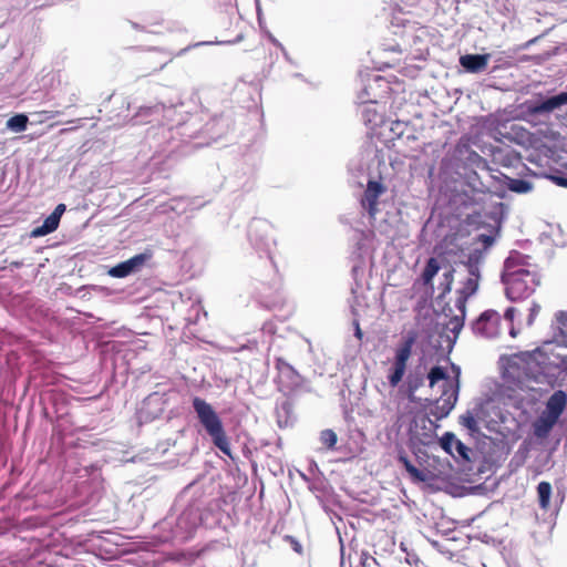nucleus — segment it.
<instances>
[{"instance_id": "obj_1", "label": "nucleus", "mask_w": 567, "mask_h": 567, "mask_svg": "<svg viewBox=\"0 0 567 567\" xmlns=\"http://www.w3.org/2000/svg\"><path fill=\"white\" fill-rule=\"evenodd\" d=\"M456 174L461 184L471 192V195L465 192L468 204H481L483 196L487 194L504 198V189L494 188L491 179L493 174L489 173L487 161L477 153H471L466 161L458 166Z\"/></svg>"}, {"instance_id": "obj_2", "label": "nucleus", "mask_w": 567, "mask_h": 567, "mask_svg": "<svg viewBox=\"0 0 567 567\" xmlns=\"http://www.w3.org/2000/svg\"><path fill=\"white\" fill-rule=\"evenodd\" d=\"M484 260V255L481 249H473L470 251L465 259L460 260L458 265L467 274L463 287L456 290L455 308L461 312V316H452L450 319H465L466 317V301L478 289L481 279V265Z\"/></svg>"}, {"instance_id": "obj_3", "label": "nucleus", "mask_w": 567, "mask_h": 567, "mask_svg": "<svg viewBox=\"0 0 567 567\" xmlns=\"http://www.w3.org/2000/svg\"><path fill=\"white\" fill-rule=\"evenodd\" d=\"M192 404L199 423L212 439L214 445L225 455L231 456L230 444L225 433L223 422L213 406L199 396H195Z\"/></svg>"}, {"instance_id": "obj_4", "label": "nucleus", "mask_w": 567, "mask_h": 567, "mask_svg": "<svg viewBox=\"0 0 567 567\" xmlns=\"http://www.w3.org/2000/svg\"><path fill=\"white\" fill-rule=\"evenodd\" d=\"M567 105V91H559L555 94H537L534 99L526 100L520 110L524 118L528 121L545 120L550 114Z\"/></svg>"}, {"instance_id": "obj_5", "label": "nucleus", "mask_w": 567, "mask_h": 567, "mask_svg": "<svg viewBox=\"0 0 567 567\" xmlns=\"http://www.w3.org/2000/svg\"><path fill=\"white\" fill-rule=\"evenodd\" d=\"M502 282L505 285V292L509 300H516L530 296L537 286L539 277L529 269H519L515 272L502 274Z\"/></svg>"}, {"instance_id": "obj_6", "label": "nucleus", "mask_w": 567, "mask_h": 567, "mask_svg": "<svg viewBox=\"0 0 567 567\" xmlns=\"http://www.w3.org/2000/svg\"><path fill=\"white\" fill-rule=\"evenodd\" d=\"M202 523L199 506L187 505L177 517H166L164 524L172 527V538L177 542L188 540Z\"/></svg>"}, {"instance_id": "obj_7", "label": "nucleus", "mask_w": 567, "mask_h": 567, "mask_svg": "<svg viewBox=\"0 0 567 567\" xmlns=\"http://www.w3.org/2000/svg\"><path fill=\"white\" fill-rule=\"evenodd\" d=\"M272 233L271 224L262 218H254L247 229V237L251 248L260 256L265 254L271 264H274L272 248L276 245Z\"/></svg>"}, {"instance_id": "obj_8", "label": "nucleus", "mask_w": 567, "mask_h": 567, "mask_svg": "<svg viewBox=\"0 0 567 567\" xmlns=\"http://www.w3.org/2000/svg\"><path fill=\"white\" fill-rule=\"evenodd\" d=\"M386 192V187L381 181L374 179L369 175L367 179V187L360 199L362 208L368 213L370 218H375L379 209V197Z\"/></svg>"}, {"instance_id": "obj_9", "label": "nucleus", "mask_w": 567, "mask_h": 567, "mask_svg": "<svg viewBox=\"0 0 567 567\" xmlns=\"http://www.w3.org/2000/svg\"><path fill=\"white\" fill-rule=\"evenodd\" d=\"M151 258L152 254L150 251L134 255L133 257L111 267L107 274L113 278H125L138 272Z\"/></svg>"}, {"instance_id": "obj_10", "label": "nucleus", "mask_w": 567, "mask_h": 567, "mask_svg": "<svg viewBox=\"0 0 567 567\" xmlns=\"http://www.w3.org/2000/svg\"><path fill=\"white\" fill-rule=\"evenodd\" d=\"M491 179L493 181L494 188L504 189V197L507 190L515 194H528L533 190V183L528 179L509 177L498 171L495 175L491 176Z\"/></svg>"}, {"instance_id": "obj_11", "label": "nucleus", "mask_w": 567, "mask_h": 567, "mask_svg": "<svg viewBox=\"0 0 567 567\" xmlns=\"http://www.w3.org/2000/svg\"><path fill=\"white\" fill-rule=\"evenodd\" d=\"M457 374H460V369L456 368ZM458 390H460V383H458V377H456L455 380V388L449 392V394L443 395L441 394L440 398L435 399L432 402V405L430 408V414L433 415L436 420H442L446 417L452 409L454 408L457 396H458Z\"/></svg>"}, {"instance_id": "obj_12", "label": "nucleus", "mask_w": 567, "mask_h": 567, "mask_svg": "<svg viewBox=\"0 0 567 567\" xmlns=\"http://www.w3.org/2000/svg\"><path fill=\"white\" fill-rule=\"evenodd\" d=\"M411 439L421 445H430L434 439V424L425 416L419 417L413 421L410 426Z\"/></svg>"}, {"instance_id": "obj_13", "label": "nucleus", "mask_w": 567, "mask_h": 567, "mask_svg": "<svg viewBox=\"0 0 567 567\" xmlns=\"http://www.w3.org/2000/svg\"><path fill=\"white\" fill-rule=\"evenodd\" d=\"M230 128V118L224 114L213 116L200 131L203 137L210 141H217L228 133Z\"/></svg>"}, {"instance_id": "obj_14", "label": "nucleus", "mask_w": 567, "mask_h": 567, "mask_svg": "<svg viewBox=\"0 0 567 567\" xmlns=\"http://www.w3.org/2000/svg\"><path fill=\"white\" fill-rule=\"evenodd\" d=\"M439 443L444 452L454 458L458 457L462 461H470L471 449L456 439L452 432H445L439 440Z\"/></svg>"}, {"instance_id": "obj_15", "label": "nucleus", "mask_w": 567, "mask_h": 567, "mask_svg": "<svg viewBox=\"0 0 567 567\" xmlns=\"http://www.w3.org/2000/svg\"><path fill=\"white\" fill-rule=\"evenodd\" d=\"M491 58L489 53H466L460 56L458 64L464 72L478 74L486 70Z\"/></svg>"}, {"instance_id": "obj_16", "label": "nucleus", "mask_w": 567, "mask_h": 567, "mask_svg": "<svg viewBox=\"0 0 567 567\" xmlns=\"http://www.w3.org/2000/svg\"><path fill=\"white\" fill-rule=\"evenodd\" d=\"M65 210L66 206L64 204H58L54 210L48 217H45L42 225L37 226L31 230L30 237L39 238L55 231Z\"/></svg>"}, {"instance_id": "obj_17", "label": "nucleus", "mask_w": 567, "mask_h": 567, "mask_svg": "<svg viewBox=\"0 0 567 567\" xmlns=\"http://www.w3.org/2000/svg\"><path fill=\"white\" fill-rule=\"evenodd\" d=\"M427 379L430 381L431 388H434L435 384L442 382L440 389L442 390L443 395L449 394V392L455 388V382L449 378L445 369L440 365H434L431 368L427 373Z\"/></svg>"}, {"instance_id": "obj_18", "label": "nucleus", "mask_w": 567, "mask_h": 567, "mask_svg": "<svg viewBox=\"0 0 567 567\" xmlns=\"http://www.w3.org/2000/svg\"><path fill=\"white\" fill-rule=\"evenodd\" d=\"M567 404V394L563 390H556L547 400L544 413L559 420Z\"/></svg>"}, {"instance_id": "obj_19", "label": "nucleus", "mask_w": 567, "mask_h": 567, "mask_svg": "<svg viewBox=\"0 0 567 567\" xmlns=\"http://www.w3.org/2000/svg\"><path fill=\"white\" fill-rule=\"evenodd\" d=\"M382 85L388 87V82L383 76L379 74L369 75L363 87L358 93V104L364 103V100H377L378 95L373 92L374 86L381 87Z\"/></svg>"}, {"instance_id": "obj_20", "label": "nucleus", "mask_w": 567, "mask_h": 567, "mask_svg": "<svg viewBox=\"0 0 567 567\" xmlns=\"http://www.w3.org/2000/svg\"><path fill=\"white\" fill-rule=\"evenodd\" d=\"M416 339H417V333H416V331H413V330L408 331L403 336L402 342L400 343V346L398 347L396 352H395L394 363L406 365V361L409 360V358L411 355L412 347L415 343Z\"/></svg>"}, {"instance_id": "obj_21", "label": "nucleus", "mask_w": 567, "mask_h": 567, "mask_svg": "<svg viewBox=\"0 0 567 567\" xmlns=\"http://www.w3.org/2000/svg\"><path fill=\"white\" fill-rule=\"evenodd\" d=\"M375 105L377 100H364V103L359 104L358 112L367 126H377L382 121V116L377 111Z\"/></svg>"}, {"instance_id": "obj_22", "label": "nucleus", "mask_w": 567, "mask_h": 567, "mask_svg": "<svg viewBox=\"0 0 567 567\" xmlns=\"http://www.w3.org/2000/svg\"><path fill=\"white\" fill-rule=\"evenodd\" d=\"M502 321H471L474 334L485 338L495 339L499 336Z\"/></svg>"}, {"instance_id": "obj_23", "label": "nucleus", "mask_w": 567, "mask_h": 567, "mask_svg": "<svg viewBox=\"0 0 567 567\" xmlns=\"http://www.w3.org/2000/svg\"><path fill=\"white\" fill-rule=\"evenodd\" d=\"M529 256L524 255L517 250L509 252L504 261V270L502 274L515 272V270L527 269L529 266Z\"/></svg>"}, {"instance_id": "obj_24", "label": "nucleus", "mask_w": 567, "mask_h": 567, "mask_svg": "<svg viewBox=\"0 0 567 567\" xmlns=\"http://www.w3.org/2000/svg\"><path fill=\"white\" fill-rule=\"evenodd\" d=\"M373 151L363 150L359 153L358 158H353L349 163V172L353 175H363L369 169V162L372 159Z\"/></svg>"}, {"instance_id": "obj_25", "label": "nucleus", "mask_w": 567, "mask_h": 567, "mask_svg": "<svg viewBox=\"0 0 567 567\" xmlns=\"http://www.w3.org/2000/svg\"><path fill=\"white\" fill-rule=\"evenodd\" d=\"M557 421L558 420L543 412L542 415L533 423L534 435L538 439L546 437Z\"/></svg>"}, {"instance_id": "obj_26", "label": "nucleus", "mask_w": 567, "mask_h": 567, "mask_svg": "<svg viewBox=\"0 0 567 567\" xmlns=\"http://www.w3.org/2000/svg\"><path fill=\"white\" fill-rule=\"evenodd\" d=\"M398 461L401 463L404 467V470L409 473V475L412 477L414 482L417 483H424L427 481L426 474L419 470L408 457V455L404 452H399L398 454Z\"/></svg>"}, {"instance_id": "obj_27", "label": "nucleus", "mask_w": 567, "mask_h": 567, "mask_svg": "<svg viewBox=\"0 0 567 567\" xmlns=\"http://www.w3.org/2000/svg\"><path fill=\"white\" fill-rule=\"evenodd\" d=\"M441 266L435 257H430L421 274V281L424 286H432L433 278L439 274Z\"/></svg>"}, {"instance_id": "obj_28", "label": "nucleus", "mask_w": 567, "mask_h": 567, "mask_svg": "<svg viewBox=\"0 0 567 567\" xmlns=\"http://www.w3.org/2000/svg\"><path fill=\"white\" fill-rule=\"evenodd\" d=\"M553 494V488L549 482H540L537 485V499L539 507L543 511H548L550 505V497Z\"/></svg>"}, {"instance_id": "obj_29", "label": "nucleus", "mask_w": 567, "mask_h": 567, "mask_svg": "<svg viewBox=\"0 0 567 567\" xmlns=\"http://www.w3.org/2000/svg\"><path fill=\"white\" fill-rule=\"evenodd\" d=\"M453 268H446L442 275V280L439 284L437 289L440 293L436 297V302L440 305L444 301L445 295L451 291V286L453 282Z\"/></svg>"}, {"instance_id": "obj_30", "label": "nucleus", "mask_w": 567, "mask_h": 567, "mask_svg": "<svg viewBox=\"0 0 567 567\" xmlns=\"http://www.w3.org/2000/svg\"><path fill=\"white\" fill-rule=\"evenodd\" d=\"M507 213H508V206L506 204L496 203L495 205H493L492 209L488 212L487 215H488L489 219L494 221L497 229H499L502 226V223L504 221V219L507 216Z\"/></svg>"}, {"instance_id": "obj_31", "label": "nucleus", "mask_w": 567, "mask_h": 567, "mask_svg": "<svg viewBox=\"0 0 567 567\" xmlns=\"http://www.w3.org/2000/svg\"><path fill=\"white\" fill-rule=\"evenodd\" d=\"M29 118L25 114H14L7 121V128L14 133H21L27 130Z\"/></svg>"}, {"instance_id": "obj_32", "label": "nucleus", "mask_w": 567, "mask_h": 567, "mask_svg": "<svg viewBox=\"0 0 567 567\" xmlns=\"http://www.w3.org/2000/svg\"><path fill=\"white\" fill-rule=\"evenodd\" d=\"M165 109H166V105L164 103H158V104L152 105V106H141L138 109V112L132 118V121L134 122V124H140L143 122L142 120L140 121V118L152 116L154 114H157V113L164 111Z\"/></svg>"}, {"instance_id": "obj_33", "label": "nucleus", "mask_w": 567, "mask_h": 567, "mask_svg": "<svg viewBox=\"0 0 567 567\" xmlns=\"http://www.w3.org/2000/svg\"><path fill=\"white\" fill-rule=\"evenodd\" d=\"M276 368L279 371L281 377H285V378L289 379L292 383L297 382V379H298L299 374L284 359H281V358L277 359Z\"/></svg>"}, {"instance_id": "obj_34", "label": "nucleus", "mask_w": 567, "mask_h": 567, "mask_svg": "<svg viewBox=\"0 0 567 567\" xmlns=\"http://www.w3.org/2000/svg\"><path fill=\"white\" fill-rule=\"evenodd\" d=\"M319 440L323 446L327 449H334L338 437L333 430L327 429L320 432Z\"/></svg>"}, {"instance_id": "obj_35", "label": "nucleus", "mask_w": 567, "mask_h": 567, "mask_svg": "<svg viewBox=\"0 0 567 567\" xmlns=\"http://www.w3.org/2000/svg\"><path fill=\"white\" fill-rule=\"evenodd\" d=\"M405 367L406 365L393 363V369L389 375V383L392 386L398 385L399 382L402 380L405 372Z\"/></svg>"}, {"instance_id": "obj_36", "label": "nucleus", "mask_w": 567, "mask_h": 567, "mask_svg": "<svg viewBox=\"0 0 567 567\" xmlns=\"http://www.w3.org/2000/svg\"><path fill=\"white\" fill-rule=\"evenodd\" d=\"M449 323H452L451 331L454 334V337L450 338V337L445 336V342H446V348L451 350L458 333L463 329L465 321L456 320V321H449Z\"/></svg>"}, {"instance_id": "obj_37", "label": "nucleus", "mask_w": 567, "mask_h": 567, "mask_svg": "<svg viewBox=\"0 0 567 567\" xmlns=\"http://www.w3.org/2000/svg\"><path fill=\"white\" fill-rule=\"evenodd\" d=\"M461 424L465 426L471 432L478 431L477 421L471 412L461 416Z\"/></svg>"}, {"instance_id": "obj_38", "label": "nucleus", "mask_w": 567, "mask_h": 567, "mask_svg": "<svg viewBox=\"0 0 567 567\" xmlns=\"http://www.w3.org/2000/svg\"><path fill=\"white\" fill-rule=\"evenodd\" d=\"M290 411H291V404L288 401H284L280 405L277 406L276 412H277L279 426L288 425V420H285V422H282L281 417H282V414L288 415L290 413Z\"/></svg>"}, {"instance_id": "obj_39", "label": "nucleus", "mask_w": 567, "mask_h": 567, "mask_svg": "<svg viewBox=\"0 0 567 567\" xmlns=\"http://www.w3.org/2000/svg\"><path fill=\"white\" fill-rule=\"evenodd\" d=\"M547 178L555 183L557 186L567 188V173L556 171L547 175Z\"/></svg>"}, {"instance_id": "obj_40", "label": "nucleus", "mask_w": 567, "mask_h": 567, "mask_svg": "<svg viewBox=\"0 0 567 567\" xmlns=\"http://www.w3.org/2000/svg\"><path fill=\"white\" fill-rule=\"evenodd\" d=\"M475 319H502L501 315L495 309H487L480 313Z\"/></svg>"}, {"instance_id": "obj_41", "label": "nucleus", "mask_w": 567, "mask_h": 567, "mask_svg": "<svg viewBox=\"0 0 567 567\" xmlns=\"http://www.w3.org/2000/svg\"><path fill=\"white\" fill-rule=\"evenodd\" d=\"M405 124L401 121L393 122L391 124L390 131L396 135L398 137L402 136L404 133Z\"/></svg>"}, {"instance_id": "obj_42", "label": "nucleus", "mask_w": 567, "mask_h": 567, "mask_svg": "<svg viewBox=\"0 0 567 567\" xmlns=\"http://www.w3.org/2000/svg\"><path fill=\"white\" fill-rule=\"evenodd\" d=\"M286 539L291 544V547L296 553H298V554L302 553V546L295 537L286 536Z\"/></svg>"}, {"instance_id": "obj_43", "label": "nucleus", "mask_w": 567, "mask_h": 567, "mask_svg": "<svg viewBox=\"0 0 567 567\" xmlns=\"http://www.w3.org/2000/svg\"><path fill=\"white\" fill-rule=\"evenodd\" d=\"M518 309L516 307H507L504 311L503 319H515Z\"/></svg>"}, {"instance_id": "obj_44", "label": "nucleus", "mask_w": 567, "mask_h": 567, "mask_svg": "<svg viewBox=\"0 0 567 567\" xmlns=\"http://www.w3.org/2000/svg\"><path fill=\"white\" fill-rule=\"evenodd\" d=\"M478 240L485 246L489 247L494 243V237L491 235H480Z\"/></svg>"}, {"instance_id": "obj_45", "label": "nucleus", "mask_w": 567, "mask_h": 567, "mask_svg": "<svg viewBox=\"0 0 567 567\" xmlns=\"http://www.w3.org/2000/svg\"><path fill=\"white\" fill-rule=\"evenodd\" d=\"M529 313L527 316V319H535L540 311V306L537 303H533V306L528 309Z\"/></svg>"}, {"instance_id": "obj_46", "label": "nucleus", "mask_w": 567, "mask_h": 567, "mask_svg": "<svg viewBox=\"0 0 567 567\" xmlns=\"http://www.w3.org/2000/svg\"><path fill=\"white\" fill-rule=\"evenodd\" d=\"M505 323L508 329L509 336L515 338L518 334L519 330L515 327L514 321H505Z\"/></svg>"}, {"instance_id": "obj_47", "label": "nucleus", "mask_w": 567, "mask_h": 567, "mask_svg": "<svg viewBox=\"0 0 567 567\" xmlns=\"http://www.w3.org/2000/svg\"><path fill=\"white\" fill-rule=\"evenodd\" d=\"M267 38L278 49H281V47H284V44L272 33L267 32Z\"/></svg>"}, {"instance_id": "obj_48", "label": "nucleus", "mask_w": 567, "mask_h": 567, "mask_svg": "<svg viewBox=\"0 0 567 567\" xmlns=\"http://www.w3.org/2000/svg\"><path fill=\"white\" fill-rule=\"evenodd\" d=\"M353 326H354V336L361 342L362 337H363V332H362V330H361V328L359 326V321H353Z\"/></svg>"}, {"instance_id": "obj_49", "label": "nucleus", "mask_w": 567, "mask_h": 567, "mask_svg": "<svg viewBox=\"0 0 567 567\" xmlns=\"http://www.w3.org/2000/svg\"><path fill=\"white\" fill-rule=\"evenodd\" d=\"M538 40V37L534 38V39H530L528 40L527 42L523 43L519 45V50H527L530 48V45H533L536 41Z\"/></svg>"}, {"instance_id": "obj_50", "label": "nucleus", "mask_w": 567, "mask_h": 567, "mask_svg": "<svg viewBox=\"0 0 567 567\" xmlns=\"http://www.w3.org/2000/svg\"><path fill=\"white\" fill-rule=\"evenodd\" d=\"M214 42H210V41H203V42H198V43H195L193 47L196 48V47H200V45H209V44H213ZM217 44H229L231 43L230 41H220V42H216Z\"/></svg>"}, {"instance_id": "obj_51", "label": "nucleus", "mask_w": 567, "mask_h": 567, "mask_svg": "<svg viewBox=\"0 0 567 567\" xmlns=\"http://www.w3.org/2000/svg\"><path fill=\"white\" fill-rule=\"evenodd\" d=\"M554 319H567V311L559 310L554 315Z\"/></svg>"}, {"instance_id": "obj_52", "label": "nucleus", "mask_w": 567, "mask_h": 567, "mask_svg": "<svg viewBox=\"0 0 567 567\" xmlns=\"http://www.w3.org/2000/svg\"><path fill=\"white\" fill-rule=\"evenodd\" d=\"M284 55V58L286 59V61H288L289 63H292V60L289 55V53L287 52L286 48L285 47H281V49H279Z\"/></svg>"}, {"instance_id": "obj_53", "label": "nucleus", "mask_w": 567, "mask_h": 567, "mask_svg": "<svg viewBox=\"0 0 567 567\" xmlns=\"http://www.w3.org/2000/svg\"><path fill=\"white\" fill-rule=\"evenodd\" d=\"M351 311L354 319H359L361 317V313L354 307H351Z\"/></svg>"}, {"instance_id": "obj_54", "label": "nucleus", "mask_w": 567, "mask_h": 567, "mask_svg": "<svg viewBox=\"0 0 567 567\" xmlns=\"http://www.w3.org/2000/svg\"><path fill=\"white\" fill-rule=\"evenodd\" d=\"M560 121L567 127V113L565 115H561Z\"/></svg>"}, {"instance_id": "obj_55", "label": "nucleus", "mask_w": 567, "mask_h": 567, "mask_svg": "<svg viewBox=\"0 0 567 567\" xmlns=\"http://www.w3.org/2000/svg\"><path fill=\"white\" fill-rule=\"evenodd\" d=\"M340 567H344V560H343V546H341V563Z\"/></svg>"}, {"instance_id": "obj_56", "label": "nucleus", "mask_w": 567, "mask_h": 567, "mask_svg": "<svg viewBox=\"0 0 567 567\" xmlns=\"http://www.w3.org/2000/svg\"><path fill=\"white\" fill-rule=\"evenodd\" d=\"M131 24H132V27H133L134 29H140V25H138L137 23H135V22H131Z\"/></svg>"}, {"instance_id": "obj_57", "label": "nucleus", "mask_w": 567, "mask_h": 567, "mask_svg": "<svg viewBox=\"0 0 567 567\" xmlns=\"http://www.w3.org/2000/svg\"><path fill=\"white\" fill-rule=\"evenodd\" d=\"M188 50H189V48H185V49L181 50L179 54H183L184 52H186Z\"/></svg>"}, {"instance_id": "obj_58", "label": "nucleus", "mask_w": 567, "mask_h": 567, "mask_svg": "<svg viewBox=\"0 0 567 567\" xmlns=\"http://www.w3.org/2000/svg\"><path fill=\"white\" fill-rule=\"evenodd\" d=\"M22 265V262H13V266L16 267H20Z\"/></svg>"}, {"instance_id": "obj_59", "label": "nucleus", "mask_w": 567, "mask_h": 567, "mask_svg": "<svg viewBox=\"0 0 567 567\" xmlns=\"http://www.w3.org/2000/svg\"><path fill=\"white\" fill-rule=\"evenodd\" d=\"M404 29L406 28V23H403ZM403 35L405 37V30L403 31Z\"/></svg>"}, {"instance_id": "obj_60", "label": "nucleus", "mask_w": 567, "mask_h": 567, "mask_svg": "<svg viewBox=\"0 0 567 567\" xmlns=\"http://www.w3.org/2000/svg\"><path fill=\"white\" fill-rule=\"evenodd\" d=\"M496 69H497L496 66H495V68H493V69L491 70V73L495 72V71H496Z\"/></svg>"}]
</instances>
